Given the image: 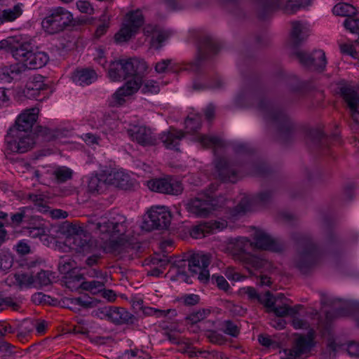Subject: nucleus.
Masks as SVG:
<instances>
[{"label": "nucleus", "mask_w": 359, "mask_h": 359, "mask_svg": "<svg viewBox=\"0 0 359 359\" xmlns=\"http://www.w3.org/2000/svg\"><path fill=\"white\" fill-rule=\"evenodd\" d=\"M93 225L99 237L105 243L107 251L116 255L128 253L133 248L126 233L128 225L126 217L117 211L104 213L98 217L92 218Z\"/></svg>", "instance_id": "nucleus-1"}, {"label": "nucleus", "mask_w": 359, "mask_h": 359, "mask_svg": "<svg viewBox=\"0 0 359 359\" xmlns=\"http://www.w3.org/2000/svg\"><path fill=\"white\" fill-rule=\"evenodd\" d=\"M0 50L10 53L19 64L25 69H36L45 66L49 57L43 51L33 50L29 41L20 36L11 37L0 41Z\"/></svg>", "instance_id": "nucleus-2"}, {"label": "nucleus", "mask_w": 359, "mask_h": 359, "mask_svg": "<svg viewBox=\"0 0 359 359\" xmlns=\"http://www.w3.org/2000/svg\"><path fill=\"white\" fill-rule=\"evenodd\" d=\"M211 256L209 254L197 253L191 256L186 261L180 259L172 264L170 271L175 273L178 278L188 282L187 271L192 276H197L198 280L207 283L210 278V272L208 269L210 264Z\"/></svg>", "instance_id": "nucleus-3"}, {"label": "nucleus", "mask_w": 359, "mask_h": 359, "mask_svg": "<svg viewBox=\"0 0 359 359\" xmlns=\"http://www.w3.org/2000/svg\"><path fill=\"white\" fill-rule=\"evenodd\" d=\"M144 22V18L140 9L128 12L123 18L121 29L114 36L116 43L128 41L138 32Z\"/></svg>", "instance_id": "nucleus-4"}, {"label": "nucleus", "mask_w": 359, "mask_h": 359, "mask_svg": "<svg viewBox=\"0 0 359 359\" xmlns=\"http://www.w3.org/2000/svg\"><path fill=\"white\" fill-rule=\"evenodd\" d=\"M315 332L309 331L307 334H296L290 348L280 352L281 359H299L306 357L315 346Z\"/></svg>", "instance_id": "nucleus-5"}, {"label": "nucleus", "mask_w": 359, "mask_h": 359, "mask_svg": "<svg viewBox=\"0 0 359 359\" xmlns=\"http://www.w3.org/2000/svg\"><path fill=\"white\" fill-rule=\"evenodd\" d=\"M73 20L72 13L62 7L50 10L41 22L42 27L48 34H53L64 30Z\"/></svg>", "instance_id": "nucleus-6"}, {"label": "nucleus", "mask_w": 359, "mask_h": 359, "mask_svg": "<svg viewBox=\"0 0 359 359\" xmlns=\"http://www.w3.org/2000/svg\"><path fill=\"white\" fill-rule=\"evenodd\" d=\"M68 236L65 242L72 249L78 252L88 253L93 246L86 231L76 224H71L67 228Z\"/></svg>", "instance_id": "nucleus-7"}, {"label": "nucleus", "mask_w": 359, "mask_h": 359, "mask_svg": "<svg viewBox=\"0 0 359 359\" xmlns=\"http://www.w3.org/2000/svg\"><path fill=\"white\" fill-rule=\"evenodd\" d=\"M171 213L165 206L151 208L148 212V218L145 220L147 230L167 229L171 222Z\"/></svg>", "instance_id": "nucleus-8"}, {"label": "nucleus", "mask_w": 359, "mask_h": 359, "mask_svg": "<svg viewBox=\"0 0 359 359\" xmlns=\"http://www.w3.org/2000/svg\"><path fill=\"white\" fill-rule=\"evenodd\" d=\"M15 137L14 140H10V136L6 138L8 149L12 152L25 153L31 150L36 144V135L34 133L17 129Z\"/></svg>", "instance_id": "nucleus-9"}, {"label": "nucleus", "mask_w": 359, "mask_h": 359, "mask_svg": "<svg viewBox=\"0 0 359 359\" xmlns=\"http://www.w3.org/2000/svg\"><path fill=\"white\" fill-rule=\"evenodd\" d=\"M149 189L159 193L179 195L183 191V186L179 180L172 177L156 178L147 182Z\"/></svg>", "instance_id": "nucleus-10"}, {"label": "nucleus", "mask_w": 359, "mask_h": 359, "mask_svg": "<svg viewBox=\"0 0 359 359\" xmlns=\"http://www.w3.org/2000/svg\"><path fill=\"white\" fill-rule=\"evenodd\" d=\"M273 198V192L269 190L263 191L256 196H244L236 208V212L233 216L250 211L256 205H265L269 203Z\"/></svg>", "instance_id": "nucleus-11"}, {"label": "nucleus", "mask_w": 359, "mask_h": 359, "mask_svg": "<svg viewBox=\"0 0 359 359\" xmlns=\"http://www.w3.org/2000/svg\"><path fill=\"white\" fill-rule=\"evenodd\" d=\"M186 208L196 217H205L215 210V204L210 196H201L191 199L187 203Z\"/></svg>", "instance_id": "nucleus-12"}, {"label": "nucleus", "mask_w": 359, "mask_h": 359, "mask_svg": "<svg viewBox=\"0 0 359 359\" xmlns=\"http://www.w3.org/2000/svg\"><path fill=\"white\" fill-rule=\"evenodd\" d=\"M252 236L254 240L253 246L255 248L274 252L283 250V245L262 229L255 228Z\"/></svg>", "instance_id": "nucleus-13"}, {"label": "nucleus", "mask_w": 359, "mask_h": 359, "mask_svg": "<svg viewBox=\"0 0 359 359\" xmlns=\"http://www.w3.org/2000/svg\"><path fill=\"white\" fill-rule=\"evenodd\" d=\"M296 56L303 65L313 67L318 71H323L327 64L325 53L322 50H315L311 54L304 51H298Z\"/></svg>", "instance_id": "nucleus-14"}, {"label": "nucleus", "mask_w": 359, "mask_h": 359, "mask_svg": "<svg viewBox=\"0 0 359 359\" xmlns=\"http://www.w3.org/2000/svg\"><path fill=\"white\" fill-rule=\"evenodd\" d=\"M130 137L143 146H152L158 143V140L150 128L144 126H133L128 130Z\"/></svg>", "instance_id": "nucleus-15"}, {"label": "nucleus", "mask_w": 359, "mask_h": 359, "mask_svg": "<svg viewBox=\"0 0 359 359\" xmlns=\"http://www.w3.org/2000/svg\"><path fill=\"white\" fill-rule=\"evenodd\" d=\"M340 90L353 121L359 126V95L358 93L348 85L342 86Z\"/></svg>", "instance_id": "nucleus-16"}, {"label": "nucleus", "mask_w": 359, "mask_h": 359, "mask_svg": "<svg viewBox=\"0 0 359 359\" xmlns=\"http://www.w3.org/2000/svg\"><path fill=\"white\" fill-rule=\"evenodd\" d=\"M217 50V43L210 36L203 37L198 46V57L191 64V69L194 72H198L203 60L206 59L210 53H216Z\"/></svg>", "instance_id": "nucleus-17"}, {"label": "nucleus", "mask_w": 359, "mask_h": 359, "mask_svg": "<svg viewBox=\"0 0 359 359\" xmlns=\"http://www.w3.org/2000/svg\"><path fill=\"white\" fill-rule=\"evenodd\" d=\"M318 257L317 248L312 245L302 248L295 258V264L302 271H306L307 269L313 266Z\"/></svg>", "instance_id": "nucleus-18"}, {"label": "nucleus", "mask_w": 359, "mask_h": 359, "mask_svg": "<svg viewBox=\"0 0 359 359\" xmlns=\"http://www.w3.org/2000/svg\"><path fill=\"white\" fill-rule=\"evenodd\" d=\"M310 4L311 0H268V5L271 10L280 9L286 14H293Z\"/></svg>", "instance_id": "nucleus-19"}, {"label": "nucleus", "mask_w": 359, "mask_h": 359, "mask_svg": "<svg viewBox=\"0 0 359 359\" xmlns=\"http://www.w3.org/2000/svg\"><path fill=\"white\" fill-rule=\"evenodd\" d=\"M141 79L136 78L128 81L126 84L118 88L112 96L114 105H121L125 102V97L134 94L140 88Z\"/></svg>", "instance_id": "nucleus-20"}, {"label": "nucleus", "mask_w": 359, "mask_h": 359, "mask_svg": "<svg viewBox=\"0 0 359 359\" xmlns=\"http://www.w3.org/2000/svg\"><path fill=\"white\" fill-rule=\"evenodd\" d=\"M141 79L136 78L128 81L126 84L118 88L112 96L114 105H121L125 102V97L134 94L140 88Z\"/></svg>", "instance_id": "nucleus-21"}, {"label": "nucleus", "mask_w": 359, "mask_h": 359, "mask_svg": "<svg viewBox=\"0 0 359 359\" xmlns=\"http://www.w3.org/2000/svg\"><path fill=\"white\" fill-rule=\"evenodd\" d=\"M288 302L289 300L283 294H278L276 296V301L271 310V313H273L277 317H284L287 315L294 316L299 313L302 309V306L296 305L291 307Z\"/></svg>", "instance_id": "nucleus-22"}, {"label": "nucleus", "mask_w": 359, "mask_h": 359, "mask_svg": "<svg viewBox=\"0 0 359 359\" xmlns=\"http://www.w3.org/2000/svg\"><path fill=\"white\" fill-rule=\"evenodd\" d=\"M311 33L310 26L302 21L291 22L290 40L294 46H298L307 39Z\"/></svg>", "instance_id": "nucleus-23"}, {"label": "nucleus", "mask_w": 359, "mask_h": 359, "mask_svg": "<svg viewBox=\"0 0 359 359\" xmlns=\"http://www.w3.org/2000/svg\"><path fill=\"white\" fill-rule=\"evenodd\" d=\"M101 313L116 324L133 323L134 316L123 308L105 307Z\"/></svg>", "instance_id": "nucleus-24"}, {"label": "nucleus", "mask_w": 359, "mask_h": 359, "mask_svg": "<svg viewBox=\"0 0 359 359\" xmlns=\"http://www.w3.org/2000/svg\"><path fill=\"white\" fill-rule=\"evenodd\" d=\"M226 226V223L225 222H209L194 226L190 234L192 238L198 239L206 236L208 233H213L216 230H222Z\"/></svg>", "instance_id": "nucleus-25"}, {"label": "nucleus", "mask_w": 359, "mask_h": 359, "mask_svg": "<svg viewBox=\"0 0 359 359\" xmlns=\"http://www.w3.org/2000/svg\"><path fill=\"white\" fill-rule=\"evenodd\" d=\"M123 64V69L127 77H133V79L136 78H141L140 76L147 69L146 62L137 58H129L122 60Z\"/></svg>", "instance_id": "nucleus-26"}, {"label": "nucleus", "mask_w": 359, "mask_h": 359, "mask_svg": "<svg viewBox=\"0 0 359 359\" xmlns=\"http://www.w3.org/2000/svg\"><path fill=\"white\" fill-rule=\"evenodd\" d=\"M39 109L36 107H32L24 110L16 121V126L18 130L28 131L32 128L36 121Z\"/></svg>", "instance_id": "nucleus-27"}, {"label": "nucleus", "mask_w": 359, "mask_h": 359, "mask_svg": "<svg viewBox=\"0 0 359 359\" xmlns=\"http://www.w3.org/2000/svg\"><path fill=\"white\" fill-rule=\"evenodd\" d=\"M184 136V133L182 130L170 128L161 134L159 140L167 149L178 151L180 142Z\"/></svg>", "instance_id": "nucleus-28"}, {"label": "nucleus", "mask_w": 359, "mask_h": 359, "mask_svg": "<svg viewBox=\"0 0 359 359\" xmlns=\"http://www.w3.org/2000/svg\"><path fill=\"white\" fill-rule=\"evenodd\" d=\"M106 180L108 184L122 189H129L133 185L130 176L121 170L111 172L107 175Z\"/></svg>", "instance_id": "nucleus-29"}, {"label": "nucleus", "mask_w": 359, "mask_h": 359, "mask_svg": "<svg viewBox=\"0 0 359 359\" xmlns=\"http://www.w3.org/2000/svg\"><path fill=\"white\" fill-rule=\"evenodd\" d=\"M215 168L218 177L223 181L235 182L236 172L225 158H219L216 161Z\"/></svg>", "instance_id": "nucleus-30"}, {"label": "nucleus", "mask_w": 359, "mask_h": 359, "mask_svg": "<svg viewBox=\"0 0 359 359\" xmlns=\"http://www.w3.org/2000/svg\"><path fill=\"white\" fill-rule=\"evenodd\" d=\"M143 33L145 36L151 37L153 44L157 43L158 45L166 40L170 34L168 31L164 30L159 26L152 24L146 25L143 28ZM159 47L160 46L157 48Z\"/></svg>", "instance_id": "nucleus-31"}, {"label": "nucleus", "mask_w": 359, "mask_h": 359, "mask_svg": "<svg viewBox=\"0 0 359 359\" xmlns=\"http://www.w3.org/2000/svg\"><path fill=\"white\" fill-rule=\"evenodd\" d=\"M23 72V67L19 63L0 67V81L10 83L19 79Z\"/></svg>", "instance_id": "nucleus-32"}, {"label": "nucleus", "mask_w": 359, "mask_h": 359, "mask_svg": "<svg viewBox=\"0 0 359 359\" xmlns=\"http://www.w3.org/2000/svg\"><path fill=\"white\" fill-rule=\"evenodd\" d=\"M97 78L96 72L93 69H89L76 70L72 76L74 82L79 86L89 85L94 82Z\"/></svg>", "instance_id": "nucleus-33"}, {"label": "nucleus", "mask_w": 359, "mask_h": 359, "mask_svg": "<svg viewBox=\"0 0 359 359\" xmlns=\"http://www.w3.org/2000/svg\"><path fill=\"white\" fill-rule=\"evenodd\" d=\"M107 175L104 174L90 176L88 180V191L95 194L102 192L107 184Z\"/></svg>", "instance_id": "nucleus-34"}, {"label": "nucleus", "mask_w": 359, "mask_h": 359, "mask_svg": "<svg viewBox=\"0 0 359 359\" xmlns=\"http://www.w3.org/2000/svg\"><path fill=\"white\" fill-rule=\"evenodd\" d=\"M194 140L199 142L201 145L203 147H211L213 148L214 150L224 147L225 145L224 141L222 139L215 136L196 135L194 137Z\"/></svg>", "instance_id": "nucleus-35"}, {"label": "nucleus", "mask_w": 359, "mask_h": 359, "mask_svg": "<svg viewBox=\"0 0 359 359\" xmlns=\"http://www.w3.org/2000/svg\"><path fill=\"white\" fill-rule=\"evenodd\" d=\"M122 60L111 62L108 70V76L112 81H119L127 78Z\"/></svg>", "instance_id": "nucleus-36"}, {"label": "nucleus", "mask_w": 359, "mask_h": 359, "mask_svg": "<svg viewBox=\"0 0 359 359\" xmlns=\"http://www.w3.org/2000/svg\"><path fill=\"white\" fill-rule=\"evenodd\" d=\"M73 174L74 171L67 166H57L52 172L53 180L57 184L72 180Z\"/></svg>", "instance_id": "nucleus-37"}, {"label": "nucleus", "mask_w": 359, "mask_h": 359, "mask_svg": "<svg viewBox=\"0 0 359 359\" xmlns=\"http://www.w3.org/2000/svg\"><path fill=\"white\" fill-rule=\"evenodd\" d=\"M210 315V310L207 309H201L198 311H193L185 318L187 325L194 327L196 324L203 322Z\"/></svg>", "instance_id": "nucleus-38"}, {"label": "nucleus", "mask_w": 359, "mask_h": 359, "mask_svg": "<svg viewBox=\"0 0 359 359\" xmlns=\"http://www.w3.org/2000/svg\"><path fill=\"white\" fill-rule=\"evenodd\" d=\"M41 76L34 78L33 81L28 82L24 90V94L28 97L36 98L39 90L43 89V84L40 81Z\"/></svg>", "instance_id": "nucleus-39"}, {"label": "nucleus", "mask_w": 359, "mask_h": 359, "mask_svg": "<svg viewBox=\"0 0 359 359\" xmlns=\"http://www.w3.org/2000/svg\"><path fill=\"white\" fill-rule=\"evenodd\" d=\"M254 248L253 243L245 237H241L235 240L232 243L231 250L235 255L243 253L250 248Z\"/></svg>", "instance_id": "nucleus-40"}, {"label": "nucleus", "mask_w": 359, "mask_h": 359, "mask_svg": "<svg viewBox=\"0 0 359 359\" xmlns=\"http://www.w3.org/2000/svg\"><path fill=\"white\" fill-rule=\"evenodd\" d=\"M83 279L84 277L83 274L73 272L65 276V285L71 290H76L79 288L81 289Z\"/></svg>", "instance_id": "nucleus-41"}, {"label": "nucleus", "mask_w": 359, "mask_h": 359, "mask_svg": "<svg viewBox=\"0 0 359 359\" xmlns=\"http://www.w3.org/2000/svg\"><path fill=\"white\" fill-rule=\"evenodd\" d=\"M76 263L68 257H62L58 263V270L65 276L75 272Z\"/></svg>", "instance_id": "nucleus-42"}, {"label": "nucleus", "mask_w": 359, "mask_h": 359, "mask_svg": "<svg viewBox=\"0 0 359 359\" xmlns=\"http://www.w3.org/2000/svg\"><path fill=\"white\" fill-rule=\"evenodd\" d=\"M201 118L198 115L188 116L185 121V130L187 134H195L201 128Z\"/></svg>", "instance_id": "nucleus-43"}, {"label": "nucleus", "mask_w": 359, "mask_h": 359, "mask_svg": "<svg viewBox=\"0 0 359 359\" xmlns=\"http://www.w3.org/2000/svg\"><path fill=\"white\" fill-rule=\"evenodd\" d=\"M332 11L336 15L350 16L355 13V8L351 4L339 3L334 6Z\"/></svg>", "instance_id": "nucleus-44"}, {"label": "nucleus", "mask_w": 359, "mask_h": 359, "mask_svg": "<svg viewBox=\"0 0 359 359\" xmlns=\"http://www.w3.org/2000/svg\"><path fill=\"white\" fill-rule=\"evenodd\" d=\"M104 283L98 280L83 281L81 285L82 290L88 291L92 294L101 292L104 290Z\"/></svg>", "instance_id": "nucleus-45"}, {"label": "nucleus", "mask_w": 359, "mask_h": 359, "mask_svg": "<svg viewBox=\"0 0 359 359\" xmlns=\"http://www.w3.org/2000/svg\"><path fill=\"white\" fill-rule=\"evenodd\" d=\"M22 4H18L13 8L5 10L3 12V17L8 21H13L22 13Z\"/></svg>", "instance_id": "nucleus-46"}, {"label": "nucleus", "mask_w": 359, "mask_h": 359, "mask_svg": "<svg viewBox=\"0 0 359 359\" xmlns=\"http://www.w3.org/2000/svg\"><path fill=\"white\" fill-rule=\"evenodd\" d=\"M276 301V297H274L273 294L270 292H266L263 295H259V299L257 302H260L262 304H263L266 309V311L268 313H271V310L274 306V304Z\"/></svg>", "instance_id": "nucleus-47"}, {"label": "nucleus", "mask_w": 359, "mask_h": 359, "mask_svg": "<svg viewBox=\"0 0 359 359\" xmlns=\"http://www.w3.org/2000/svg\"><path fill=\"white\" fill-rule=\"evenodd\" d=\"M245 260L247 264L256 269H261L267 264L266 260L264 259L252 255H246Z\"/></svg>", "instance_id": "nucleus-48"}, {"label": "nucleus", "mask_w": 359, "mask_h": 359, "mask_svg": "<svg viewBox=\"0 0 359 359\" xmlns=\"http://www.w3.org/2000/svg\"><path fill=\"white\" fill-rule=\"evenodd\" d=\"M53 278L54 276L51 272L48 271H41L37 273L34 282L41 286H46L51 283Z\"/></svg>", "instance_id": "nucleus-49"}, {"label": "nucleus", "mask_w": 359, "mask_h": 359, "mask_svg": "<svg viewBox=\"0 0 359 359\" xmlns=\"http://www.w3.org/2000/svg\"><path fill=\"white\" fill-rule=\"evenodd\" d=\"M141 90L144 93H157L159 91V86L153 80H145L140 83Z\"/></svg>", "instance_id": "nucleus-50"}, {"label": "nucleus", "mask_w": 359, "mask_h": 359, "mask_svg": "<svg viewBox=\"0 0 359 359\" xmlns=\"http://www.w3.org/2000/svg\"><path fill=\"white\" fill-rule=\"evenodd\" d=\"M222 331L233 337H236L240 332L238 327L231 320H225L223 323Z\"/></svg>", "instance_id": "nucleus-51"}, {"label": "nucleus", "mask_w": 359, "mask_h": 359, "mask_svg": "<svg viewBox=\"0 0 359 359\" xmlns=\"http://www.w3.org/2000/svg\"><path fill=\"white\" fill-rule=\"evenodd\" d=\"M207 338L211 343L222 345L226 343V338L220 333L214 330H208L205 334Z\"/></svg>", "instance_id": "nucleus-52"}, {"label": "nucleus", "mask_w": 359, "mask_h": 359, "mask_svg": "<svg viewBox=\"0 0 359 359\" xmlns=\"http://www.w3.org/2000/svg\"><path fill=\"white\" fill-rule=\"evenodd\" d=\"M341 306L337 307L336 317L344 316L349 313L350 309H354L359 311V302H353L351 304L343 303Z\"/></svg>", "instance_id": "nucleus-53"}, {"label": "nucleus", "mask_w": 359, "mask_h": 359, "mask_svg": "<svg viewBox=\"0 0 359 359\" xmlns=\"http://www.w3.org/2000/svg\"><path fill=\"white\" fill-rule=\"evenodd\" d=\"M269 118L274 120L283 119L284 121V126L280 128V133L282 135H284L285 132H290L292 130V124L287 120H285V116L277 112H272L269 114Z\"/></svg>", "instance_id": "nucleus-54"}, {"label": "nucleus", "mask_w": 359, "mask_h": 359, "mask_svg": "<svg viewBox=\"0 0 359 359\" xmlns=\"http://www.w3.org/2000/svg\"><path fill=\"white\" fill-rule=\"evenodd\" d=\"M8 307L13 309V310L16 311L19 308V305L16 303L13 298L10 297H4L0 294V310L6 309Z\"/></svg>", "instance_id": "nucleus-55"}, {"label": "nucleus", "mask_w": 359, "mask_h": 359, "mask_svg": "<svg viewBox=\"0 0 359 359\" xmlns=\"http://www.w3.org/2000/svg\"><path fill=\"white\" fill-rule=\"evenodd\" d=\"M344 26L350 32L359 34V19L348 18L344 22Z\"/></svg>", "instance_id": "nucleus-56"}, {"label": "nucleus", "mask_w": 359, "mask_h": 359, "mask_svg": "<svg viewBox=\"0 0 359 359\" xmlns=\"http://www.w3.org/2000/svg\"><path fill=\"white\" fill-rule=\"evenodd\" d=\"M77 8L80 12L88 15L94 13V8L91 4L87 0H79L76 2Z\"/></svg>", "instance_id": "nucleus-57"}, {"label": "nucleus", "mask_w": 359, "mask_h": 359, "mask_svg": "<svg viewBox=\"0 0 359 359\" xmlns=\"http://www.w3.org/2000/svg\"><path fill=\"white\" fill-rule=\"evenodd\" d=\"M339 47L342 53L348 55L355 59L359 57V53L353 44L343 43L341 44Z\"/></svg>", "instance_id": "nucleus-58"}, {"label": "nucleus", "mask_w": 359, "mask_h": 359, "mask_svg": "<svg viewBox=\"0 0 359 359\" xmlns=\"http://www.w3.org/2000/svg\"><path fill=\"white\" fill-rule=\"evenodd\" d=\"M186 351L190 357H201L203 358H207L208 357L213 356V354L208 351L196 349V348L192 347H188Z\"/></svg>", "instance_id": "nucleus-59"}, {"label": "nucleus", "mask_w": 359, "mask_h": 359, "mask_svg": "<svg viewBox=\"0 0 359 359\" xmlns=\"http://www.w3.org/2000/svg\"><path fill=\"white\" fill-rule=\"evenodd\" d=\"M15 280L20 286H29L34 282L33 278L27 273L16 275Z\"/></svg>", "instance_id": "nucleus-60"}, {"label": "nucleus", "mask_w": 359, "mask_h": 359, "mask_svg": "<svg viewBox=\"0 0 359 359\" xmlns=\"http://www.w3.org/2000/svg\"><path fill=\"white\" fill-rule=\"evenodd\" d=\"M34 328V323L31 321H25L21 325V331L18 334V337L20 339L24 338L27 334L31 332Z\"/></svg>", "instance_id": "nucleus-61"}, {"label": "nucleus", "mask_w": 359, "mask_h": 359, "mask_svg": "<svg viewBox=\"0 0 359 359\" xmlns=\"http://www.w3.org/2000/svg\"><path fill=\"white\" fill-rule=\"evenodd\" d=\"M94 60L102 67L105 68L107 64V58L105 56L104 50L99 48L96 49L95 53L94 54Z\"/></svg>", "instance_id": "nucleus-62"}, {"label": "nucleus", "mask_w": 359, "mask_h": 359, "mask_svg": "<svg viewBox=\"0 0 359 359\" xmlns=\"http://www.w3.org/2000/svg\"><path fill=\"white\" fill-rule=\"evenodd\" d=\"M151 263L156 266L165 268L170 263V259L165 255L161 257L160 255H155L151 258Z\"/></svg>", "instance_id": "nucleus-63"}, {"label": "nucleus", "mask_w": 359, "mask_h": 359, "mask_svg": "<svg viewBox=\"0 0 359 359\" xmlns=\"http://www.w3.org/2000/svg\"><path fill=\"white\" fill-rule=\"evenodd\" d=\"M49 296L44 294L42 292L35 293L32 297L33 302L38 304L49 303Z\"/></svg>", "instance_id": "nucleus-64"}]
</instances>
